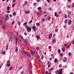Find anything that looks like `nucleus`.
I'll return each mask as SVG.
<instances>
[{
    "mask_svg": "<svg viewBox=\"0 0 74 74\" xmlns=\"http://www.w3.org/2000/svg\"><path fill=\"white\" fill-rule=\"evenodd\" d=\"M12 2H13V3H15V0H13Z\"/></svg>",
    "mask_w": 74,
    "mask_h": 74,
    "instance_id": "54",
    "label": "nucleus"
},
{
    "mask_svg": "<svg viewBox=\"0 0 74 74\" xmlns=\"http://www.w3.org/2000/svg\"><path fill=\"white\" fill-rule=\"evenodd\" d=\"M64 23H66L67 22V20L66 19L64 21Z\"/></svg>",
    "mask_w": 74,
    "mask_h": 74,
    "instance_id": "28",
    "label": "nucleus"
},
{
    "mask_svg": "<svg viewBox=\"0 0 74 74\" xmlns=\"http://www.w3.org/2000/svg\"><path fill=\"white\" fill-rule=\"evenodd\" d=\"M24 35H25V36H26L27 35V33L26 32L24 33Z\"/></svg>",
    "mask_w": 74,
    "mask_h": 74,
    "instance_id": "50",
    "label": "nucleus"
},
{
    "mask_svg": "<svg viewBox=\"0 0 74 74\" xmlns=\"http://www.w3.org/2000/svg\"><path fill=\"white\" fill-rule=\"evenodd\" d=\"M56 42V40L55 39H53V43H55Z\"/></svg>",
    "mask_w": 74,
    "mask_h": 74,
    "instance_id": "29",
    "label": "nucleus"
},
{
    "mask_svg": "<svg viewBox=\"0 0 74 74\" xmlns=\"http://www.w3.org/2000/svg\"><path fill=\"white\" fill-rule=\"evenodd\" d=\"M58 53H60V52H61L60 49H59L58 50Z\"/></svg>",
    "mask_w": 74,
    "mask_h": 74,
    "instance_id": "21",
    "label": "nucleus"
},
{
    "mask_svg": "<svg viewBox=\"0 0 74 74\" xmlns=\"http://www.w3.org/2000/svg\"><path fill=\"white\" fill-rule=\"evenodd\" d=\"M36 49L37 50H38V49H39V47H36Z\"/></svg>",
    "mask_w": 74,
    "mask_h": 74,
    "instance_id": "51",
    "label": "nucleus"
},
{
    "mask_svg": "<svg viewBox=\"0 0 74 74\" xmlns=\"http://www.w3.org/2000/svg\"><path fill=\"white\" fill-rule=\"evenodd\" d=\"M31 54H32V55H33V51H32V52H31Z\"/></svg>",
    "mask_w": 74,
    "mask_h": 74,
    "instance_id": "59",
    "label": "nucleus"
},
{
    "mask_svg": "<svg viewBox=\"0 0 74 74\" xmlns=\"http://www.w3.org/2000/svg\"><path fill=\"white\" fill-rule=\"evenodd\" d=\"M9 16L10 17H12V15L11 14H10Z\"/></svg>",
    "mask_w": 74,
    "mask_h": 74,
    "instance_id": "49",
    "label": "nucleus"
},
{
    "mask_svg": "<svg viewBox=\"0 0 74 74\" xmlns=\"http://www.w3.org/2000/svg\"><path fill=\"white\" fill-rule=\"evenodd\" d=\"M62 51L64 52L65 51V48L64 47H63L62 49Z\"/></svg>",
    "mask_w": 74,
    "mask_h": 74,
    "instance_id": "13",
    "label": "nucleus"
},
{
    "mask_svg": "<svg viewBox=\"0 0 74 74\" xmlns=\"http://www.w3.org/2000/svg\"><path fill=\"white\" fill-rule=\"evenodd\" d=\"M26 13L27 14H29L30 12V10H28L27 11H26Z\"/></svg>",
    "mask_w": 74,
    "mask_h": 74,
    "instance_id": "14",
    "label": "nucleus"
},
{
    "mask_svg": "<svg viewBox=\"0 0 74 74\" xmlns=\"http://www.w3.org/2000/svg\"><path fill=\"white\" fill-rule=\"evenodd\" d=\"M52 34H49V39L51 38H52Z\"/></svg>",
    "mask_w": 74,
    "mask_h": 74,
    "instance_id": "10",
    "label": "nucleus"
},
{
    "mask_svg": "<svg viewBox=\"0 0 74 74\" xmlns=\"http://www.w3.org/2000/svg\"><path fill=\"white\" fill-rule=\"evenodd\" d=\"M42 74H44V70H43V69H42Z\"/></svg>",
    "mask_w": 74,
    "mask_h": 74,
    "instance_id": "35",
    "label": "nucleus"
},
{
    "mask_svg": "<svg viewBox=\"0 0 74 74\" xmlns=\"http://www.w3.org/2000/svg\"><path fill=\"white\" fill-rule=\"evenodd\" d=\"M23 71H22L21 72V74H23Z\"/></svg>",
    "mask_w": 74,
    "mask_h": 74,
    "instance_id": "63",
    "label": "nucleus"
},
{
    "mask_svg": "<svg viewBox=\"0 0 74 74\" xmlns=\"http://www.w3.org/2000/svg\"><path fill=\"white\" fill-rule=\"evenodd\" d=\"M9 36L10 37L9 40V41H10V40H11V38L12 37V33L10 32L9 33Z\"/></svg>",
    "mask_w": 74,
    "mask_h": 74,
    "instance_id": "3",
    "label": "nucleus"
},
{
    "mask_svg": "<svg viewBox=\"0 0 74 74\" xmlns=\"http://www.w3.org/2000/svg\"><path fill=\"white\" fill-rule=\"evenodd\" d=\"M18 25H21V23L20 22H18Z\"/></svg>",
    "mask_w": 74,
    "mask_h": 74,
    "instance_id": "52",
    "label": "nucleus"
},
{
    "mask_svg": "<svg viewBox=\"0 0 74 74\" xmlns=\"http://www.w3.org/2000/svg\"><path fill=\"white\" fill-rule=\"evenodd\" d=\"M64 18L66 19V18H67V14H65Z\"/></svg>",
    "mask_w": 74,
    "mask_h": 74,
    "instance_id": "23",
    "label": "nucleus"
},
{
    "mask_svg": "<svg viewBox=\"0 0 74 74\" xmlns=\"http://www.w3.org/2000/svg\"><path fill=\"white\" fill-rule=\"evenodd\" d=\"M27 22H26L23 23V25L24 26H25V25H26L27 24Z\"/></svg>",
    "mask_w": 74,
    "mask_h": 74,
    "instance_id": "22",
    "label": "nucleus"
},
{
    "mask_svg": "<svg viewBox=\"0 0 74 74\" xmlns=\"http://www.w3.org/2000/svg\"><path fill=\"white\" fill-rule=\"evenodd\" d=\"M56 73L57 74H62V69H60L58 71H56Z\"/></svg>",
    "mask_w": 74,
    "mask_h": 74,
    "instance_id": "2",
    "label": "nucleus"
},
{
    "mask_svg": "<svg viewBox=\"0 0 74 74\" xmlns=\"http://www.w3.org/2000/svg\"><path fill=\"white\" fill-rule=\"evenodd\" d=\"M5 53V51H3V55H4Z\"/></svg>",
    "mask_w": 74,
    "mask_h": 74,
    "instance_id": "48",
    "label": "nucleus"
},
{
    "mask_svg": "<svg viewBox=\"0 0 74 74\" xmlns=\"http://www.w3.org/2000/svg\"><path fill=\"white\" fill-rule=\"evenodd\" d=\"M50 19H51V17H49L48 18V20H50Z\"/></svg>",
    "mask_w": 74,
    "mask_h": 74,
    "instance_id": "62",
    "label": "nucleus"
},
{
    "mask_svg": "<svg viewBox=\"0 0 74 74\" xmlns=\"http://www.w3.org/2000/svg\"><path fill=\"white\" fill-rule=\"evenodd\" d=\"M15 6V3L13 4L12 5V7H14Z\"/></svg>",
    "mask_w": 74,
    "mask_h": 74,
    "instance_id": "45",
    "label": "nucleus"
},
{
    "mask_svg": "<svg viewBox=\"0 0 74 74\" xmlns=\"http://www.w3.org/2000/svg\"><path fill=\"white\" fill-rule=\"evenodd\" d=\"M63 53H60V56H63Z\"/></svg>",
    "mask_w": 74,
    "mask_h": 74,
    "instance_id": "41",
    "label": "nucleus"
},
{
    "mask_svg": "<svg viewBox=\"0 0 74 74\" xmlns=\"http://www.w3.org/2000/svg\"><path fill=\"white\" fill-rule=\"evenodd\" d=\"M20 38H22L23 40V36H22V35H20Z\"/></svg>",
    "mask_w": 74,
    "mask_h": 74,
    "instance_id": "19",
    "label": "nucleus"
},
{
    "mask_svg": "<svg viewBox=\"0 0 74 74\" xmlns=\"http://www.w3.org/2000/svg\"><path fill=\"white\" fill-rule=\"evenodd\" d=\"M26 55L29 57H31V55H30V53H29V52H27L26 53Z\"/></svg>",
    "mask_w": 74,
    "mask_h": 74,
    "instance_id": "7",
    "label": "nucleus"
},
{
    "mask_svg": "<svg viewBox=\"0 0 74 74\" xmlns=\"http://www.w3.org/2000/svg\"><path fill=\"white\" fill-rule=\"evenodd\" d=\"M14 21H13L12 22V25H13V24H14Z\"/></svg>",
    "mask_w": 74,
    "mask_h": 74,
    "instance_id": "57",
    "label": "nucleus"
},
{
    "mask_svg": "<svg viewBox=\"0 0 74 74\" xmlns=\"http://www.w3.org/2000/svg\"><path fill=\"white\" fill-rule=\"evenodd\" d=\"M55 16H56V17H58L59 16V15L57 14V13L56 12H55Z\"/></svg>",
    "mask_w": 74,
    "mask_h": 74,
    "instance_id": "11",
    "label": "nucleus"
},
{
    "mask_svg": "<svg viewBox=\"0 0 74 74\" xmlns=\"http://www.w3.org/2000/svg\"><path fill=\"white\" fill-rule=\"evenodd\" d=\"M4 19L5 21H8V14H6L5 15L4 17Z\"/></svg>",
    "mask_w": 74,
    "mask_h": 74,
    "instance_id": "1",
    "label": "nucleus"
},
{
    "mask_svg": "<svg viewBox=\"0 0 74 74\" xmlns=\"http://www.w3.org/2000/svg\"><path fill=\"white\" fill-rule=\"evenodd\" d=\"M54 69V68H53V67L52 68H51L49 70V71H52V70H53Z\"/></svg>",
    "mask_w": 74,
    "mask_h": 74,
    "instance_id": "20",
    "label": "nucleus"
},
{
    "mask_svg": "<svg viewBox=\"0 0 74 74\" xmlns=\"http://www.w3.org/2000/svg\"><path fill=\"white\" fill-rule=\"evenodd\" d=\"M71 22H72V21H71V20H69V21L68 24L69 25H71Z\"/></svg>",
    "mask_w": 74,
    "mask_h": 74,
    "instance_id": "9",
    "label": "nucleus"
},
{
    "mask_svg": "<svg viewBox=\"0 0 74 74\" xmlns=\"http://www.w3.org/2000/svg\"><path fill=\"white\" fill-rule=\"evenodd\" d=\"M48 67H51V65H50V64L49 65H48Z\"/></svg>",
    "mask_w": 74,
    "mask_h": 74,
    "instance_id": "60",
    "label": "nucleus"
},
{
    "mask_svg": "<svg viewBox=\"0 0 74 74\" xmlns=\"http://www.w3.org/2000/svg\"><path fill=\"white\" fill-rule=\"evenodd\" d=\"M71 12L70 11H69L68 12V15H71Z\"/></svg>",
    "mask_w": 74,
    "mask_h": 74,
    "instance_id": "17",
    "label": "nucleus"
},
{
    "mask_svg": "<svg viewBox=\"0 0 74 74\" xmlns=\"http://www.w3.org/2000/svg\"><path fill=\"white\" fill-rule=\"evenodd\" d=\"M18 51V49L16 48V50H15V52L16 53H17V51Z\"/></svg>",
    "mask_w": 74,
    "mask_h": 74,
    "instance_id": "31",
    "label": "nucleus"
},
{
    "mask_svg": "<svg viewBox=\"0 0 74 74\" xmlns=\"http://www.w3.org/2000/svg\"><path fill=\"white\" fill-rule=\"evenodd\" d=\"M50 63V62H47V64H49Z\"/></svg>",
    "mask_w": 74,
    "mask_h": 74,
    "instance_id": "61",
    "label": "nucleus"
},
{
    "mask_svg": "<svg viewBox=\"0 0 74 74\" xmlns=\"http://www.w3.org/2000/svg\"><path fill=\"white\" fill-rule=\"evenodd\" d=\"M13 15H16V12H14L13 13Z\"/></svg>",
    "mask_w": 74,
    "mask_h": 74,
    "instance_id": "27",
    "label": "nucleus"
},
{
    "mask_svg": "<svg viewBox=\"0 0 74 74\" xmlns=\"http://www.w3.org/2000/svg\"><path fill=\"white\" fill-rule=\"evenodd\" d=\"M12 70V67L11 66V67H10V71H11V70Z\"/></svg>",
    "mask_w": 74,
    "mask_h": 74,
    "instance_id": "30",
    "label": "nucleus"
},
{
    "mask_svg": "<svg viewBox=\"0 0 74 74\" xmlns=\"http://www.w3.org/2000/svg\"><path fill=\"white\" fill-rule=\"evenodd\" d=\"M7 63L6 64V66L9 67L10 66V61H8L7 62Z\"/></svg>",
    "mask_w": 74,
    "mask_h": 74,
    "instance_id": "4",
    "label": "nucleus"
},
{
    "mask_svg": "<svg viewBox=\"0 0 74 74\" xmlns=\"http://www.w3.org/2000/svg\"><path fill=\"white\" fill-rule=\"evenodd\" d=\"M48 72L47 71H46L45 72V74H48Z\"/></svg>",
    "mask_w": 74,
    "mask_h": 74,
    "instance_id": "53",
    "label": "nucleus"
},
{
    "mask_svg": "<svg viewBox=\"0 0 74 74\" xmlns=\"http://www.w3.org/2000/svg\"><path fill=\"white\" fill-rule=\"evenodd\" d=\"M36 37L37 39L40 38L39 37H38V36H36Z\"/></svg>",
    "mask_w": 74,
    "mask_h": 74,
    "instance_id": "58",
    "label": "nucleus"
},
{
    "mask_svg": "<svg viewBox=\"0 0 74 74\" xmlns=\"http://www.w3.org/2000/svg\"><path fill=\"white\" fill-rule=\"evenodd\" d=\"M58 29H56L55 30V32H58Z\"/></svg>",
    "mask_w": 74,
    "mask_h": 74,
    "instance_id": "37",
    "label": "nucleus"
},
{
    "mask_svg": "<svg viewBox=\"0 0 74 74\" xmlns=\"http://www.w3.org/2000/svg\"><path fill=\"white\" fill-rule=\"evenodd\" d=\"M36 25L37 26H38L40 25V23H36Z\"/></svg>",
    "mask_w": 74,
    "mask_h": 74,
    "instance_id": "26",
    "label": "nucleus"
},
{
    "mask_svg": "<svg viewBox=\"0 0 74 74\" xmlns=\"http://www.w3.org/2000/svg\"><path fill=\"white\" fill-rule=\"evenodd\" d=\"M27 32H31V27H28L27 29Z\"/></svg>",
    "mask_w": 74,
    "mask_h": 74,
    "instance_id": "5",
    "label": "nucleus"
},
{
    "mask_svg": "<svg viewBox=\"0 0 74 74\" xmlns=\"http://www.w3.org/2000/svg\"><path fill=\"white\" fill-rule=\"evenodd\" d=\"M1 23H2V21L1 20L0 21V25H1Z\"/></svg>",
    "mask_w": 74,
    "mask_h": 74,
    "instance_id": "39",
    "label": "nucleus"
},
{
    "mask_svg": "<svg viewBox=\"0 0 74 74\" xmlns=\"http://www.w3.org/2000/svg\"><path fill=\"white\" fill-rule=\"evenodd\" d=\"M32 29L34 32H36V27L35 26H33Z\"/></svg>",
    "mask_w": 74,
    "mask_h": 74,
    "instance_id": "8",
    "label": "nucleus"
},
{
    "mask_svg": "<svg viewBox=\"0 0 74 74\" xmlns=\"http://www.w3.org/2000/svg\"><path fill=\"white\" fill-rule=\"evenodd\" d=\"M63 62H66L67 61V58L65 57H64L63 60Z\"/></svg>",
    "mask_w": 74,
    "mask_h": 74,
    "instance_id": "6",
    "label": "nucleus"
},
{
    "mask_svg": "<svg viewBox=\"0 0 74 74\" xmlns=\"http://www.w3.org/2000/svg\"><path fill=\"white\" fill-rule=\"evenodd\" d=\"M73 45H74V40H73Z\"/></svg>",
    "mask_w": 74,
    "mask_h": 74,
    "instance_id": "64",
    "label": "nucleus"
},
{
    "mask_svg": "<svg viewBox=\"0 0 74 74\" xmlns=\"http://www.w3.org/2000/svg\"><path fill=\"white\" fill-rule=\"evenodd\" d=\"M38 10H41V7H39L37 8Z\"/></svg>",
    "mask_w": 74,
    "mask_h": 74,
    "instance_id": "25",
    "label": "nucleus"
},
{
    "mask_svg": "<svg viewBox=\"0 0 74 74\" xmlns=\"http://www.w3.org/2000/svg\"><path fill=\"white\" fill-rule=\"evenodd\" d=\"M6 49H8V45H7L6 46Z\"/></svg>",
    "mask_w": 74,
    "mask_h": 74,
    "instance_id": "36",
    "label": "nucleus"
},
{
    "mask_svg": "<svg viewBox=\"0 0 74 74\" xmlns=\"http://www.w3.org/2000/svg\"><path fill=\"white\" fill-rule=\"evenodd\" d=\"M72 7H74V3H73V4H72Z\"/></svg>",
    "mask_w": 74,
    "mask_h": 74,
    "instance_id": "47",
    "label": "nucleus"
},
{
    "mask_svg": "<svg viewBox=\"0 0 74 74\" xmlns=\"http://www.w3.org/2000/svg\"><path fill=\"white\" fill-rule=\"evenodd\" d=\"M32 22H33V21L31 20L29 21V23H32Z\"/></svg>",
    "mask_w": 74,
    "mask_h": 74,
    "instance_id": "42",
    "label": "nucleus"
},
{
    "mask_svg": "<svg viewBox=\"0 0 74 74\" xmlns=\"http://www.w3.org/2000/svg\"><path fill=\"white\" fill-rule=\"evenodd\" d=\"M25 41L26 42H28V40L27 39L25 40Z\"/></svg>",
    "mask_w": 74,
    "mask_h": 74,
    "instance_id": "40",
    "label": "nucleus"
},
{
    "mask_svg": "<svg viewBox=\"0 0 74 74\" xmlns=\"http://www.w3.org/2000/svg\"><path fill=\"white\" fill-rule=\"evenodd\" d=\"M44 58V56H43V55H42L41 56V59L42 60L43 59V58Z\"/></svg>",
    "mask_w": 74,
    "mask_h": 74,
    "instance_id": "38",
    "label": "nucleus"
},
{
    "mask_svg": "<svg viewBox=\"0 0 74 74\" xmlns=\"http://www.w3.org/2000/svg\"><path fill=\"white\" fill-rule=\"evenodd\" d=\"M10 8V7L9 6L7 7V10L8 11L9 10Z\"/></svg>",
    "mask_w": 74,
    "mask_h": 74,
    "instance_id": "16",
    "label": "nucleus"
},
{
    "mask_svg": "<svg viewBox=\"0 0 74 74\" xmlns=\"http://www.w3.org/2000/svg\"><path fill=\"white\" fill-rule=\"evenodd\" d=\"M27 27H28V26L27 25H26L25 26V27H26V28H27Z\"/></svg>",
    "mask_w": 74,
    "mask_h": 74,
    "instance_id": "46",
    "label": "nucleus"
},
{
    "mask_svg": "<svg viewBox=\"0 0 74 74\" xmlns=\"http://www.w3.org/2000/svg\"><path fill=\"white\" fill-rule=\"evenodd\" d=\"M22 53H23V54H24V55H25V54H26V52H25V51L24 50L22 51Z\"/></svg>",
    "mask_w": 74,
    "mask_h": 74,
    "instance_id": "12",
    "label": "nucleus"
},
{
    "mask_svg": "<svg viewBox=\"0 0 74 74\" xmlns=\"http://www.w3.org/2000/svg\"><path fill=\"white\" fill-rule=\"evenodd\" d=\"M29 66L30 67V68H31V69L32 68V64L31 63L29 64Z\"/></svg>",
    "mask_w": 74,
    "mask_h": 74,
    "instance_id": "18",
    "label": "nucleus"
},
{
    "mask_svg": "<svg viewBox=\"0 0 74 74\" xmlns=\"http://www.w3.org/2000/svg\"><path fill=\"white\" fill-rule=\"evenodd\" d=\"M28 4V2L27 1H26L25 2V5H27Z\"/></svg>",
    "mask_w": 74,
    "mask_h": 74,
    "instance_id": "24",
    "label": "nucleus"
},
{
    "mask_svg": "<svg viewBox=\"0 0 74 74\" xmlns=\"http://www.w3.org/2000/svg\"><path fill=\"white\" fill-rule=\"evenodd\" d=\"M57 61H58V60H57V59H55L54 61L55 62H56H56H57Z\"/></svg>",
    "mask_w": 74,
    "mask_h": 74,
    "instance_id": "33",
    "label": "nucleus"
},
{
    "mask_svg": "<svg viewBox=\"0 0 74 74\" xmlns=\"http://www.w3.org/2000/svg\"><path fill=\"white\" fill-rule=\"evenodd\" d=\"M68 7V8H70V7H71L70 5H68L67 6Z\"/></svg>",
    "mask_w": 74,
    "mask_h": 74,
    "instance_id": "44",
    "label": "nucleus"
},
{
    "mask_svg": "<svg viewBox=\"0 0 74 74\" xmlns=\"http://www.w3.org/2000/svg\"><path fill=\"white\" fill-rule=\"evenodd\" d=\"M69 55L70 56H71V52H69Z\"/></svg>",
    "mask_w": 74,
    "mask_h": 74,
    "instance_id": "34",
    "label": "nucleus"
},
{
    "mask_svg": "<svg viewBox=\"0 0 74 74\" xmlns=\"http://www.w3.org/2000/svg\"><path fill=\"white\" fill-rule=\"evenodd\" d=\"M62 67V64H60L59 66V67L60 68V67Z\"/></svg>",
    "mask_w": 74,
    "mask_h": 74,
    "instance_id": "32",
    "label": "nucleus"
},
{
    "mask_svg": "<svg viewBox=\"0 0 74 74\" xmlns=\"http://www.w3.org/2000/svg\"><path fill=\"white\" fill-rule=\"evenodd\" d=\"M6 27V26L5 25H3V30H4L5 28Z\"/></svg>",
    "mask_w": 74,
    "mask_h": 74,
    "instance_id": "15",
    "label": "nucleus"
},
{
    "mask_svg": "<svg viewBox=\"0 0 74 74\" xmlns=\"http://www.w3.org/2000/svg\"><path fill=\"white\" fill-rule=\"evenodd\" d=\"M49 49H51V46H49Z\"/></svg>",
    "mask_w": 74,
    "mask_h": 74,
    "instance_id": "55",
    "label": "nucleus"
},
{
    "mask_svg": "<svg viewBox=\"0 0 74 74\" xmlns=\"http://www.w3.org/2000/svg\"><path fill=\"white\" fill-rule=\"evenodd\" d=\"M47 1L48 3L50 2V0H47Z\"/></svg>",
    "mask_w": 74,
    "mask_h": 74,
    "instance_id": "56",
    "label": "nucleus"
},
{
    "mask_svg": "<svg viewBox=\"0 0 74 74\" xmlns=\"http://www.w3.org/2000/svg\"><path fill=\"white\" fill-rule=\"evenodd\" d=\"M16 43H17V42H18V39H17V38H16Z\"/></svg>",
    "mask_w": 74,
    "mask_h": 74,
    "instance_id": "43",
    "label": "nucleus"
}]
</instances>
